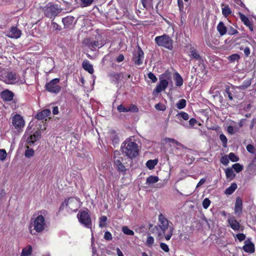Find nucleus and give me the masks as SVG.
<instances>
[{
	"label": "nucleus",
	"instance_id": "f257e3e1",
	"mask_svg": "<svg viewBox=\"0 0 256 256\" xmlns=\"http://www.w3.org/2000/svg\"><path fill=\"white\" fill-rule=\"evenodd\" d=\"M48 212L43 210L35 212L31 219L30 226L29 227L30 233L36 235L42 232L47 228V218Z\"/></svg>",
	"mask_w": 256,
	"mask_h": 256
},
{
	"label": "nucleus",
	"instance_id": "f03ea898",
	"mask_svg": "<svg viewBox=\"0 0 256 256\" xmlns=\"http://www.w3.org/2000/svg\"><path fill=\"white\" fill-rule=\"evenodd\" d=\"M174 228L169 226V222L162 214L158 216V222L152 230V233L158 239L162 238L164 236L165 239L168 240L172 238Z\"/></svg>",
	"mask_w": 256,
	"mask_h": 256
},
{
	"label": "nucleus",
	"instance_id": "7ed1b4c3",
	"mask_svg": "<svg viewBox=\"0 0 256 256\" xmlns=\"http://www.w3.org/2000/svg\"><path fill=\"white\" fill-rule=\"evenodd\" d=\"M122 152L130 159L136 157L139 154L138 144L132 141L131 138H126L123 142L120 147Z\"/></svg>",
	"mask_w": 256,
	"mask_h": 256
},
{
	"label": "nucleus",
	"instance_id": "20e7f679",
	"mask_svg": "<svg viewBox=\"0 0 256 256\" xmlns=\"http://www.w3.org/2000/svg\"><path fill=\"white\" fill-rule=\"evenodd\" d=\"M0 80L8 84H22L26 82L24 78H20L16 72H8L0 68Z\"/></svg>",
	"mask_w": 256,
	"mask_h": 256
},
{
	"label": "nucleus",
	"instance_id": "39448f33",
	"mask_svg": "<svg viewBox=\"0 0 256 256\" xmlns=\"http://www.w3.org/2000/svg\"><path fill=\"white\" fill-rule=\"evenodd\" d=\"M186 51L190 60L194 59L198 61L199 66L200 67V70L201 71H203L205 68L204 60L194 46L190 44H187L186 46Z\"/></svg>",
	"mask_w": 256,
	"mask_h": 256
},
{
	"label": "nucleus",
	"instance_id": "423d86ee",
	"mask_svg": "<svg viewBox=\"0 0 256 256\" xmlns=\"http://www.w3.org/2000/svg\"><path fill=\"white\" fill-rule=\"evenodd\" d=\"M154 42L158 46L170 50H172L174 48V40L168 34H164L156 36Z\"/></svg>",
	"mask_w": 256,
	"mask_h": 256
},
{
	"label": "nucleus",
	"instance_id": "0eeeda50",
	"mask_svg": "<svg viewBox=\"0 0 256 256\" xmlns=\"http://www.w3.org/2000/svg\"><path fill=\"white\" fill-rule=\"evenodd\" d=\"M80 206V203L78 199L75 198H70L62 202L60 209H66L68 212H76Z\"/></svg>",
	"mask_w": 256,
	"mask_h": 256
},
{
	"label": "nucleus",
	"instance_id": "6e6552de",
	"mask_svg": "<svg viewBox=\"0 0 256 256\" xmlns=\"http://www.w3.org/2000/svg\"><path fill=\"white\" fill-rule=\"evenodd\" d=\"M124 158L118 150H115L114 152V166L119 172L125 174L126 169L124 164Z\"/></svg>",
	"mask_w": 256,
	"mask_h": 256
},
{
	"label": "nucleus",
	"instance_id": "1a4fd4ad",
	"mask_svg": "<svg viewBox=\"0 0 256 256\" xmlns=\"http://www.w3.org/2000/svg\"><path fill=\"white\" fill-rule=\"evenodd\" d=\"M60 80V78H55L46 82L44 86L46 90L50 93L54 94L59 93L62 90V87L58 85Z\"/></svg>",
	"mask_w": 256,
	"mask_h": 256
},
{
	"label": "nucleus",
	"instance_id": "9d476101",
	"mask_svg": "<svg viewBox=\"0 0 256 256\" xmlns=\"http://www.w3.org/2000/svg\"><path fill=\"white\" fill-rule=\"evenodd\" d=\"M12 124L18 132L22 130L25 125L24 120L21 115L15 114L12 117Z\"/></svg>",
	"mask_w": 256,
	"mask_h": 256
},
{
	"label": "nucleus",
	"instance_id": "9b49d317",
	"mask_svg": "<svg viewBox=\"0 0 256 256\" xmlns=\"http://www.w3.org/2000/svg\"><path fill=\"white\" fill-rule=\"evenodd\" d=\"M77 217L79 222L87 228H92V220L90 216L86 211L80 212Z\"/></svg>",
	"mask_w": 256,
	"mask_h": 256
},
{
	"label": "nucleus",
	"instance_id": "f8f14e48",
	"mask_svg": "<svg viewBox=\"0 0 256 256\" xmlns=\"http://www.w3.org/2000/svg\"><path fill=\"white\" fill-rule=\"evenodd\" d=\"M62 11V9L57 4L47 5L44 10V14L50 18L56 17Z\"/></svg>",
	"mask_w": 256,
	"mask_h": 256
},
{
	"label": "nucleus",
	"instance_id": "ddd939ff",
	"mask_svg": "<svg viewBox=\"0 0 256 256\" xmlns=\"http://www.w3.org/2000/svg\"><path fill=\"white\" fill-rule=\"evenodd\" d=\"M41 137V132H36L33 134H29L28 131H26L23 138L26 140V144L32 146Z\"/></svg>",
	"mask_w": 256,
	"mask_h": 256
},
{
	"label": "nucleus",
	"instance_id": "4468645a",
	"mask_svg": "<svg viewBox=\"0 0 256 256\" xmlns=\"http://www.w3.org/2000/svg\"><path fill=\"white\" fill-rule=\"evenodd\" d=\"M144 53L141 48L138 46V50L134 54L133 60L136 65H140L143 62Z\"/></svg>",
	"mask_w": 256,
	"mask_h": 256
},
{
	"label": "nucleus",
	"instance_id": "2eb2a0df",
	"mask_svg": "<svg viewBox=\"0 0 256 256\" xmlns=\"http://www.w3.org/2000/svg\"><path fill=\"white\" fill-rule=\"evenodd\" d=\"M168 82L167 79L164 78L162 77L160 78V82L155 88V92L160 93L162 91L164 90L168 86Z\"/></svg>",
	"mask_w": 256,
	"mask_h": 256
},
{
	"label": "nucleus",
	"instance_id": "dca6fc26",
	"mask_svg": "<svg viewBox=\"0 0 256 256\" xmlns=\"http://www.w3.org/2000/svg\"><path fill=\"white\" fill-rule=\"evenodd\" d=\"M244 246H242V249L246 252L252 254L255 251L254 245L250 240V239H248L244 242Z\"/></svg>",
	"mask_w": 256,
	"mask_h": 256
},
{
	"label": "nucleus",
	"instance_id": "f3484780",
	"mask_svg": "<svg viewBox=\"0 0 256 256\" xmlns=\"http://www.w3.org/2000/svg\"><path fill=\"white\" fill-rule=\"evenodd\" d=\"M22 32L16 27L12 26L7 34V36L10 38H20Z\"/></svg>",
	"mask_w": 256,
	"mask_h": 256
},
{
	"label": "nucleus",
	"instance_id": "a211bd4d",
	"mask_svg": "<svg viewBox=\"0 0 256 256\" xmlns=\"http://www.w3.org/2000/svg\"><path fill=\"white\" fill-rule=\"evenodd\" d=\"M14 96V93L8 90H4L0 92V97L5 102L11 101Z\"/></svg>",
	"mask_w": 256,
	"mask_h": 256
},
{
	"label": "nucleus",
	"instance_id": "6ab92c4d",
	"mask_svg": "<svg viewBox=\"0 0 256 256\" xmlns=\"http://www.w3.org/2000/svg\"><path fill=\"white\" fill-rule=\"evenodd\" d=\"M74 18L72 16H68L62 18V22L64 28H71L74 25Z\"/></svg>",
	"mask_w": 256,
	"mask_h": 256
},
{
	"label": "nucleus",
	"instance_id": "aec40b11",
	"mask_svg": "<svg viewBox=\"0 0 256 256\" xmlns=\"http://www.w3.org/2000/svg\"><path fill=\"white\" fill-rule=\"evenodd\" d=\"M241 21L249 28L250 31H253L254 28L252 22L248 18L242 14H241Z\"/></svg>",
	"mask_w": 256,
	"mask_h": 256
},
{
	"label": "nucleus",
	"instance_id": "412c9836",
	"mask_svg": "<svg viewBox=\"0 0 256 256\" xmlns=\"http://www.w3.org/2000/svg\"><path fill=\"white\" fill-rule=\"evenodd\" d=\"M50 110L48 109H46L38 114L36 116V118L38 120H42L46 118L50 115Z\"/></svg>",
	"mask_w": 256,
	"mask_h": 256
},
{
	"label": "nucleus",
	"instance_id": "4be33fe9",
	"mask_svg": "<svg viewBox=\"0 0 256 256\" xmlns=\"http://www.w3.org/2000/svg\"><path fill=\"white\" fill-rule=\"evenodd\" d=\"M82 66L84 69L86 71H88L90 74H93L94 70L92 65L88 60H84L83 61Z\"/></svg>",
	"mask_w": 256,
	"mask_h": 256
},
{
	"label": "nucleus",
	"instance_id": "5701e85b",
	"mask_svg": "<svg viewBox=\"0 0 256 256\" xmlns=\"http://www.w3.org/2000/svg\"><path fill=\"white\" fill-rule=\"evenodd\" d=\"M108 136L114 145L118 144L119 138L115 131L110 132L108 134Z\"/></svg>",
	"mask_w": 256,
	"mask_h": 256
},
{
	"label": "nucleus",
	"instance_id": "b1692460",
	"mask_svg": "<svg viewBox=\"0 0 256 256\" xmlns=\"http://www.w3.org/2000/svg\"><path fill=\"white\" fill-rule=\"evenodd\" d=\"M228 223L230 227L234 230H238L240 228V224L234 216H230L228 219Z\"/></svg>",
	"mask_w": 256,
	"mask_h": 256
},
{
	"label": "nucleus",
	"instance_id": "393cba45",
	"mask_svg": "<svg viewBox=\"0 0 256 256\" xmlns=\"http://www.w3.org/2000/svg\"><path fill=\"white\" fill-rule=\"evenodd\" d=\"M217 30L218 32L222 36L226 33L228 28L224 26V22H220L217 26Z\"/></svg>",
	"mask_w": 256,
	"mask_h": 256
},
{
	"label": "nucleus",
	"instance_id": "a878e982",
	"mask_svg": "<svg viewBox=\"0 0 256 256\" xmlns=\"http://www.w3.org/2000/svg\"><path fill=\"white\" fill-rule=\"evenodd\" d=\"M174 80L176 85L177 86L180 87L183 84L184 80L178 72L174 74Z\"/></svg>",
	"mask_w": 256,
	"mask_h": 256
},
{
	"label": "nucleus",
	"instance_id": "bb28decb",
	"mask_svg": "<svg viewBox=\"0 0 256 256\" xmlns=\"http://www.w3.org/2000/svg\"><path fill=\"white\" fill-rule=\"evenodd\" d=\"M103 46V44L102 42L94 40L90 42L89 44H88V46L91 48L92 50L96 49V48H100Z\"/></svg>",
	"mask_w": 256,
	"mask_h": 256
},
{
	"label": "nucleus",
	"instance_id": "cd10ccee",
	"mask_svg": "<svg viewBox=\"0 0 256 256\" xmlns=\"http://www.w3.org/2000/svg\"><path fill=\"white\" fill-rule=\"evenodd\" d=\"M176 116L180 120V122H182V120H187L189 119V115L188 114L184 112H181L178 113Z\"/></svg>",
	"mask_w": 256,
	"mask_h": 256
},
{
	"label": "nucleus",
	"instance_id": "c85d7f7f",
	"mask_svg": "<svg viewBox=\"0 0 256 256\" xmlns=\"http://www.w3.org/2000/svg\"><path fill=\"white\" fill-rule=\"evenodd\" d=\"M237 184L236 183H232L230 186L224 192V194L227 195L232 194L236 189Z\"/></svg>",
	"mask_w": 256,
	"mask_h": 256
},
{
	"label": "nucleus",
	"instance_id": "c756f323",
	"mask_svg": "<svg viewBox=\"0 0 256 256\" xmlns=\"http://www.w3.org/2000/svg\"><path fill=\"white\" fill-rule=\"evenodd\" d=\"M159 179L157 176H150L147 178L146 180V184H152L157 182L158 181Z\"/></svg>",
	"mask_w": 256,
	"mask_h": 256
},
{
	"label": "nucleus",
	"instance_id": "7c9ffc66",
	"mask_svg": "<svg viewBox=\"0 0 256 256\" xmlns=\"http://www.w3.org/2000/svg\"><path fill=\"white\" fill-rule=\"evenodd\" d=\"M32 252V248L30 246H28L22 250L21 256H29Z\"/></svg>",
	"mask_w": 256,
	"mask_h": 256
},
{
	"label": "nucleus",
	"instance_id": "2f4dec72",
	"mask_svg": "<svg viewBox=\"0 0 256 256\" xmlns=\"http://www.w3.org/2000/svg\"><path fill=\"white\" fill-rule=\"evenodd\" d=\"M196 122H197L195 118H192L190 120L188 124H185L184 122H180V124L185 128H189L194 126L196 124Z\"/></svg>",
	"mask_w": 256,
	"mask_h": 256
},
{
	"label": "nucleus",
	"instance_id": "473e14b6",
	"mask_svg": "<svg viewBox=\"0 0 256 256\" xmlns=\"http://www.w3.org/2000/svg\"><path fill=\"white\" fill-rule=\"evenodd\" d=\"M158 160H150L147 161L146 163V166L149 170H152L154 166L158 164Z\"/></svg>",
	"mask_w": 256,
	"mask_h": 256
},
{
	"label": "nucleus",
	"instance_id": "72a5a7b5",
	"mask_svg": "<svg viewBox=\"0 0 256 256\" xmlns=\"http://www.w3.org/2000/svg\"><path fill=\"white\" fill-rule=\"evenodd\" d=\"M143 6L146 10L153 8L152 0H141Z\"/></svg>",
	"mask_w": 256,
	"mask_h": 256
},
{
	"label": "nucleus",
	"instance_id": "f704fd0d",
	"mask_svg": "<svg viewBox=\"0 0 256 256\" xmlns=\"http://www.w3.org/2000/svg\"><path fill=\"white\" fill-rule=\"evenodd\" d=\"M108 77L112 82H116L120 78V75L114 72H112L108 74Z\"/></svg>",
	"mask_w": 256,
	"mask_h": 256
},
{
	"label": "nucleus",
	"instance_id": "c9c22d12",
	"mask_svg": "<svg viewBox=\"0 0 256 256\" xmlns=\"http://www.w3.org/2000/svg\"><path fill=\"white\" fill-rule=\"evenodd\" d=\"M226 175L227 178L232 180L235 174L234 172L231 168H228L225 170Z\"/></svg>",
	"mask_w": 256,
	"mask_h": 256
},
{
	"label": "nucleus",
	"instance_id": "e433bc0d",
	"mask_svg": "<svg viewBox=\"0 0 256 256\" xmlns=\"http://www.w3.org/2000/svg\"><path fill=\"white\" fill-rule=\"evenodd\" d=\"M231 13L232 11L228 6H225L222 8V14L224 17L228 16Z\"/></svg>",
	"mask_w": 256,
	"mask_h": 256
},
{
	"label": "nucleus",
	"instance_id": "4c0bfd02",
	"mask_svg": "<svg viewBox=\"0 0 256 256\" xmlns=\"http://www.w3.org/2000/svg\"><path fill=\"white\" fill-rule=\"evenodd\" d=\"M186 102L184 99H180L176 104V106L178 109L181 110L184 108L186 106Z\"/></svg>",
	"mask_w": 256,
	"mask_h": 256
},
{
	"label": "nucleus",
	"instance_id": "58836bf2",
	"mask_svg": "<svg viewBox=\"0 0 256 256\" xmlns=\"http://www.w3.org/2000/svg\"><path fill=\"white\" fill-rule=\"evenodd\" d=\"M232 88H226L224 92L225 98L228 97L230 100H232Z\"/></svg>",
	"mask_w": 256,
	"mask_h": 256
},
{
	"label": "nucleus",
	"instance_id": "ea45409f",
	"mask_svg": "<svg viewBox=\"0 0 256 256\" xmlns=\"http://www.w3.org/2000/svg\"><path fill=\"white\" fill-rule=\"evenodd\" d=\"M234 212H235V214H238V216L240 214V197H238L236 198V204H235Z\"/></svg>",
	"mask_w": 256,
	"mask_h": 256
},
{
	"label": "nucleus",
	"instance_id": "a19ab883",
	"mask_svg": "<svg viewBox=\"0 0 256 256\" xmlns=\"http://www.w3.org/2000/svg\"><path fill=\"white\" fill-rule=\"evenodd\" d=\"M27 150L25 152V156L26 158H30L34 154V150L32 148H30L28 145L26 146Z\"/></svg>",
	"mask_w": 256,
	"mask_h": 256
},
{
	"label": "nucleus",
	"instance_id": "79ce46f5",
	"mask_svg": "<svg viewBox=\"0 0 256 256\" xmlns=\"http://www.w3.org/2000/svg\"><path fill=\"white\" fill-rule=\"evenodd\" d=\"M122 232L126 235L133 236L134 232L132 230L129 229L126 226H124L122 228Z\"/></svg>",
	"mask_w": 256,
	"mask_h": 256
},
{
	"label": "nucleus",
	"instance_id": "37998d69",
	"mask_svg": "<svg viewBox=\"0 0 256 256\" xmlns=\"http://www.w3.org/2000/svg\"><path fill=\"white\" fill-rule=\"evenodd\" d=\"M82 7H87L90 6L94 0H80Z\"/></svg>",
	"mask_w": 256,
	"mask_h": 256
},
{
	"label": "nucleus",
	"instance_id": "c03bdc74",
	"mask_svg": "<svg viewBox=\"0 0 256 256\" xmlns=\"http://www.w3.org/2000/svg\"><path fill=\"white\" fill-rule=\"evenodd\" d=\"M220 140L222 143L223 146L226 148L227 146L228 140L226 136L224 134H220Z\"/></svg>",
	"mask_w": 256,
	"mask_h": 256
},
{
	"label": "nucleus",
	"instance_id": "a18cd8bd",
	"mask_svg": "<svg viewBox=\"0 0 256 256\" xmlns=\"http://www.w3.org/2000/svg\"><path fill=\"white\" fill-rule=\"evenodd\" d=\"M107 220V218L106 216H102L100 218L99 226L100 228H103L106 225V222Z\"/></svg>",
	"mask_w": 256,
	"mask_h": 256
},
{
	"label": "nucleus",
	"instance_id": "49530a36",
	"mask_svg": "<svg viewBox=\"0 0 256 256\" xmlns=\"http://www.w3.org/2000/svg\"><path fill=\"white\" fill-rule=\"evenodd\" d=\"M154 238L151 236H148L146 240V244L149 247H152L154 243Z\"/></svg>",
	"mask_w": 256,
	"mask_h": 256
},
{
	"label": "nucleus",
	"instance_id": "de8ad7c7",
	"mask_svg": "<svg viewBox=\"0 0 256 256\" xmlns=\"http://www.w3.org/2000/svg\"><path fill=\"white\" fill-rule=\"evenodd\" d=\"M127 108L128 109V112H138V109L137 108V106L134 104H131L130 106H127Z\"/></svg>",
	"mask_w": 256,
	"mask_h": 256
},
{
	"label": "nucleus",
	"instance_id": "09e8293b",
	"mask_svg": "<svg viewBox=\"0 0 256 256\" xmlns=\"http://www.w3.org/2000/svg\"><path fill=\"white\" fill-rule=\"evenodd\" d=\"M230 162V159L228 155L222 156L220 158V162L224 166L228 164Z\"/></svg>",
	"mask_w": 256,
	"mask_h": 256
},
{
	"label": "nucleus",
	"instance_id": "8fccbe9b",
	"mask_svg": "<svg viewBox=\"0 0 256 256\" xmlns=\"http://www.w3.org/2000/svg\"><path fill=\"white\" fill-rule=\"evenodd\" d=\"M154 107L158 110L164 111L166 110V106L160 102L156 104Z\"/></svg>",
	"mask_w": 256,
	"mask_h": 256
},
{
	"label": "nucleus",
	"instance_id": "3c124183",
	"mask_svg": "<svg viewBox=\"0 0 256 256\" xmlns=\"http://www.w3.org/2000/svg\"><path fill=\"white\" fill-rule=\"evenodd\" d=\"M7 156V153L5 150L0 149V160L1 161H4Z\"/></svg>",
	"mask_w": 256,
	"mask_h": 256
},
{
	"label": "nucleus",
	"instance_id": "603ef678",
	"mask_svg": "<svg viewBox=\"0 0 256 256\" xmlns=\"http://www.w3.org/2000/svg\"><path fill=\"white\" fill-rule=\"evenodd\" d=\"M240 58V56L237 54H233L228 56V60L231 62H234L236 60H238Z\"/></svg>",
	"mask_w": 256,
	"mask_h": 256
},
{
	"label": "nucleus",
	"instance_id": "864d4df0",
	"mask_svg": "<svg viewBox=\"0 0 256 256\" xmlns=\"http://www.w3.org/2000/svg\"><path fill=\"white\" fill-rule=\"evenodd\" d=\"M118 110L120 112H128V109L127 107L124 106L122 104H120L117 106Z\"/></svg>",
	"mask_w": 256,
	"mask_h": 256
},
{
	"label": "nucleus",
	"instance_id": "5fc2aeb1",
	"mask_svg": "<svg viewBox=\"0 0 256 256\" xmlns=\"http://www.w3.org/2000/svg\"><path fill=\"white\" fill-rule=\"evenodd\" d=\"M228 156L230 160L232 162H237L238 160V158L237 157L233 152L230 153Z\"/></svg>",
	"mask_w": 256,
	"mask_h": 256
},
{
	"label": "nucleus",
	"instance_id": "6e6d98bb",
	"mask_svg": "<svg viewBox=\"0 0 256 256\" xmlns=\"http://www.w3.org/2000/svg\"><path fill=\"white\" fill-rule=\"evenodd\" d=\"M210 204V200L208 198H206L202 202V206L204 208L206 209L208 208Z\"/></svg>",
	"mask_w": 256,
	"mask_h": 256
},
{
	"label": "nucleus",
	"instance_id": "4d7b16f0",
	"mask_svg": "<svg viewBox=\"0 0 256 256\" xmlns=\"http://www.w3.org/2000/svg\"><path fill=\"white\" fill-rule=\"evenodd\" d=\"M160 248L165 252H168L170 251V248L168 244L164 242L160 243Z\"/></svg>",
	"mask_w": 256,
	"mask_h": 256
},
{
	"label": "nucleus",
	"instance_id": "13d9d810",
	"mask_svg": "<svg viewBox=\"0 0 256 256\" xmlns=\"http://www.w3.org/2000/svg\"><path fill=\"white\" fill-rule=\"evenodd\" d=\"M148 78L150 80H151L152 82H156L158 80L156 76L153 73H152L151 72H150L148 74Z\"/></svg>",
	"mask_w": 256,
	"mask_h": 256
},
{
	"label": "nucleus",
	"instance_id": "bf43d9fd",
	"mask_svg": "<svg viewBox=\"0 0 256 256\" xmlns=\"http://www.w3.org/2000/svg\"><path fill=\"white\" fill-rule=\"evenodd\" d=\"M104 238L106 240H110L112 238V235L110 232L106 231L104 234Z\"/></svg>",
	"mask_w": 256,
	"mask_h": 256
},
{
	"label": "nucleus",
	"instance_id": "052dcab7",
	"mask_svg": "<svg viewBox=\"0 0 256 256\" xmlns=\"http://www.w3.org/2000/svg\"><path fill=\"white\" fill-rule=\"evenodd\" d=\"M227 31L228 32V34L230 35H233L238 33L237 30L232 26L228 28Z\"/></svg>",
	"mask_w": 256,
	"mask_h": 256
},
{
	"label": "nucleus",
	"instance_id": "680f3d73",
	"mask_svg": "<svg viewBox=\"0 0 256 256\" xmlns=\"http://www.w3.org/2000/svg\"><path fill=\"white\" fill-rule=\"evenodd\" d=\"M251 84V82L250 80H246V81H244V82H243V84L242 85H241V88H247L248 86H250Z\"/></svg>",
	"mask_w": 256,
	"mask_h": 256
},
{
	"label": "nucleus",
	"instance_id": "e2e57ef3",
	"mask_svg": "<svg viewBox=\"0 0 256 256\" xmlns=\"http://www.w3.org/2000/svg\"><path fill=\"white\" fill-rule=\"evenodd\" d=\"M227 130L228 132L231 134H235L236 131V128L231 126H230L228 127Z\"/></svg>",
	"mask_w": 256,
	"mask_h": 256
},
{
	"label": "nucleus",
	"instance_id": "0e129e2a",
	"mask_svg": "<svg viewBox=\"0 0 256 256\" xmlns=\"http://www.w3.org/2000/svg\"><path fill=\"white\" fill-rule=\"evenodd\" d=\"M232 168H234L236 172H240V164L236 163L233 164Z\"/></svg>",
	"mask_w": 256,
	"mask_h": 256
},
{
	"label": "nucleus",
	"instance_id": "69168bd1",
	"mask_svg": "<svg viewBox=\"0 0 256 256\" xmlns=\"http://www.w3.org/2000/svg\"><path fill=\"white\" fill-rule=\"evenodd\" d=\"M246 150H247L250 153H254V146L252 144H248L246 146Z\"/></svg>",
	"mask_w": 256,
	"mask_h": 256
},
{
	"label": "nucleus",
	"instance_id": "338daca9",
	"mask_svg": "<svg viewBox=\"0 0 256 256\" xmlns=\"http://www.w3.org/2000/svg\"><path fill=\"white\" fill-rule=\"evenodd\" d=\"M166 141L167 142H172L177 145H179V142L174 138H166Z\"/></svg>",
	"mask_w": 256,
	"mask_h": 256
},
{
	"label": "nucleus",
	"instance_id": "774afa93",
	"mask_svg": "<svg viewBox=\"0 0 256 256\" xmlns=\"http://www.w3.org/2000/svg\"><path fill=\"white\" fill-rule=\"evenodd\" d=\"M124 60V56L122 54H120L116 59V60L118 62H122Z\"/></svg>",
	"mask_w": 256,
	"mask_h": 256
}]
</instances>
